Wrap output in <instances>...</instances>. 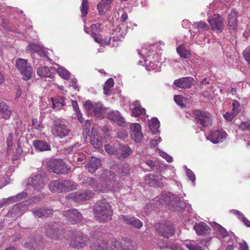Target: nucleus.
<instances>
[{"mask_svg":"<svg viewBox=\"0 0 250 250\" xmlns=\"http://www.w3.org/2000/svg\"><path fill=\"white\" fill-rule=\"evenodd\" d=\"M44 231L46 235L52 239L58 240L63 233V228L61 223L48 222L44 225Z\"/></svg>","mask_w":250,"mask_h":250,"instance_id":"423d86ee","label":"nucleus"},{"mask_svg":"<svg viewBox=\"0 0 250 250\" xmlns=\"http://www.w3.org/2000/svg\"><path fill=\"white\" fill-rule=\"evenodd\" d=\"M114 0H101L97 5L99 14L101 16L104 15L110 9V4Z\"/></svg>","mask_w":250,"mask_h":250,"instance_id":"2f4dec72","label":"nucleus"},{"mask_svg":"<svg viewBox=\"0 0 250 250\" xmlns=\"http://www.w3.org/2000/svg\"><path fill=\"white\" fill-rule=\"evenodd\" d=\"M33 145L36 150L40 151L51 150L50 145L44 141L36 140L33 141Z\"/></svg>","mask_w":250,"mask_h":250,"instance_id":"473e14b6","label":"nucleus"},{"mask_svg":"<svg viewBox=\"0 0 250 250\" xmlns=\"http://www.w3.org/2000/svg\"><path fill=\"white\" fill-rule=\"evenodd\" d=\"M5 178L2 174L0 173V188L5 186Z\"/></svg>","mask_w":250,"mask_h":250,"instance_id":"69168bd1","label":"nucleus"},{"mask_svg":"<svg viewBox=\"0 0 250 250\" xmlns=\"http://www.w3.org/2000/svg\"><path fill=\"white\" fill-rule=\"evenodd\" d=\"M131 148L127 146L118 144L117 145V152L116 158L119 160H123L128 157L131 153Z\"/></svg>","mask_w":250,"mask_h":250,"instance_id":"4be33fe9","label":"nucleus"},{"mask_svg":"<svg viewBox=\"0 0 250 250\" xmlns=\"http://www.w3.org/2000/svg\"><path fill=\"white\" fill-rule=\"evenodd\" d=\"M27 193L25 192H21L18 194L16 196L8 197L6 199H4L6 205H8L10 204L13 203L14 202L20 201L23 199H24L27 196Z\"/></svg>","mask_w":250,"mask_h":250,"instance_id":"c9c22d12","label":"nucleus"},{"mask_svg":"<svg viewBox=\"0 0 250 250\" xmlns=\"http://www.w3.org/2000/svg\"><path fill=\"white\" fill-rule=\"evenodd\" d=\"M90 144L96 149H99L102 147L103 143L101 136L99 135L97 131L92 128L90 136Z\"/></svg>","mask_w":250,"mask_h":250,"instance_id":"a878e982","label":"nucleus"},{"mask_svg":"<svg viewBox=\"0 0 250 250\" xmlns=\"http://www.w3.org/2000/svg\"><path fill=\"white\" fill-rule=\"evenodd\" d=\"M192 114L196 123L202 127L206 128L212 125L213 117L209 112L197 109L193 110Z\"/></svg>","mask_w":250,"mask_h":250,"instance_id":"39448f33","label":"nucleus"},{"mask_svg":"<svg viewBox=\"0 0 250 250\" xmlns=\"http://www.w3.org/2000/svg\"><path fill=\"white\" fill-rule=\"evenodd\" d=\"M16 64L24 80L28 81L31 78L33 73L32 67L28 63L27 60L18 58L16 60Z\"/></svg>","mask_w":250,"mask_h":250,"instance_id":"0eeeda50","label":"nucleus"},{"mask_svg":"<svg viewBox=\"0 0 250 250\" xmlns=\"http://www.w3.org/2000/svg\"><path fill=\"white\" fill-rule=\"evenodd\" d=\"M86 241V238L82 232L75 231L70 236L67 243L70 247L80 249L85 246Z\"/></svg>","mask_w":250,"mask_h":250,"instance_id":"6e6552de","label":"nucleus"},{"mask_svg":"<svg viewBox=\"0 0 250 250\" xmlns=\"http://www.w3.org/2000/svg\"><path fill=\"white\" fill-rule=\"evenodd\" d=\"M77 184L69 179H59L51 181L49 188L52 192L62 193L69 192L77 188Z\"/></svg>","mask_w":250,"mask_h":250,"instance_id":"20e7f679","label":"nucleus"},{"mask_svg":"<svg viewBox=\"0 0 250 250\" xmlns=\"http://www.w3.org/2000/svg\"><path fill=\"white\" fill-rule=\"evenodd\" d=\"M51 69L52 68L47 66L40 67L37 69V73L41 77L52 78L54 75L51 72Z\"/></svg>","mask_w":250,"mask_h":250,"instance_id":"f704fd0d","label":"nucleus"},{"mask_svg":"<svg viewBox=\"0 0 250 250\" xmlns=\"http://www.w3.org/2000/svg\"><path fill=\"white\" fill-rule=\"evenodd\" d=\"M149 128L153 134H157L159 132L160 122L157 118H153L149 124Z\"/></svg>","mask_w":250,"mask_h":250,"instance_id":"4c0bfd02","label":"nucleus"},{"mask_svg":"<svg viewBox=\"0 0 250 250\" xmlns=\"http://www.w3.org/2000/svg\"><path fill=\"white\" fill-rule=\"evenodd\" d=\"M231 212L235 215H237L238 219L240 220L242 216H244V214L241 212L240 211L236 210V209H232L231 210Z\"/></svg>","mask_w":250,"mask_h":250,"instance_id":"052dcab7","label":"nucleus"},{"mask_svg":"<svg viewBox=\"0 0 250 250\" xmlns=\"http://www.w3.org/2000/svg\"><path fill=\"white\" fill-rule=\"evenodd\" d=\"M174 101L180 106H183V97L180 95H175L174 97Z\"/></svg>","mask_w":250,"mask_h":250,"instance_id":"5fc2aeb1","label":"nucleus"},{"mask_svg":"<svg viewBox=\"0 0 250 250\" xmlns=\"http://www.w3.org/2000/svg\"><path fill=\"white\" fill-rule=\"evenodd\" d=\"M238 128L242 131H250V119L246 121H242L238 125Z\"/></svg>","mask_w":250,"mask_h":250,"instance_id":"a18cd8bd","label":"nucleus"},{"mask_svg":"<svg viewBox=\"0 0 250 250\" xmlns=\"http://www.w3.org/2000/svg\"><path fill=\"white\" fill-rule=\"evenodd\" d=\"M235 117L231 112H227L224 115V118L228 122H231Z\"/></svg>","mask_w":250,"mask_h":250,"instance_id":"4d7b16f0","label":"nucleus"},{"mask_svg":"<svg viewBox=\"0 0 250 250\" xmlns=\"http://www.w3.org/2000/svg\"><path fill=\"white\" fill-rule=\"evenodd\" d=\"M113 85L114 81L113 79L109 78L106 81L103 88L104 93L106 96H109L110 95V89L113 86Z\"/></svg>","mask_w":250,"mask_h":250,"instance_id":"79ce46f5","label":"nucleus"},{"mask_svg":"<svg viewBox=\"0 0 250 250\" xmlns=\"http://www.w3.org/2000/svg\"><path fill=\"white\" fill-rule=\"evenodd\" d=\"M32 211L34 216L38 218H47L52 215L54 213L53 210L46 208L32 210Z\"/></svg>","mask_w":250,"mask_h":250,"instance_id":"c756f323","label":"nucleus"},{"mask_svg":"<svg viewBox=\"0 0 250 250\" xmlns=\"http://www.w3.org/2000/svg\"><path fill=\"white\" fill-rule=\"evenodd\" d=\"M224 21V18L218 14H215L208 20L211 29L219 33L222 32L225 27Z\"/></svg>","mask_w":250,"mask_h":250,"instance_id":"f3484780","label":"nucleus"},{"mask_svg":"<svg viewBox=\"0 0 250 250\" xmlns=\"http://www.w3.org/2000/svg\"><path fill=\"white\" fill-rule=\"evenodd\" d=\"M101 160L98 158L92 157L85 166L86 169L91 173H94L102 165Z\"/></svg>","mask_w":250,"mask_h":250,"instance_id":"393cba45","label":"nucleus"},{"mask_svg":"<svg viewBox=\"0 0 250 250\" xmlns=\"http://www.w3.org/2000/svg\"><path fill=\"white\" fill-rule=\"evenodd\" d=\"M89 11V4L88 0H83L81 6V11L83 18L85 17Z\"/></svg>","mask_w":250,"mask_h":250,"instance_id":"37998d69","label":"nucleus"},{"mask_svg":"<svg viewBox=\"0 0 250 250\" xmlns=\"http://www.w3.org/2000/svg\"><path fill=\"white\" fill-rule=\"evenodd\" d=\"M212 227L214 229L218 231V235L220 236V238L222 239V241L229 242L230 240V238L229 235L228 231L216 222H213Z\"/></svg>","mask_w":250,"mask_h":250,"instance_id":"bb28decb","label":"nucleus"},{"mask_svg":"<svg viewBox=\"0 0 250 250\" xmlns=\"http://www.w3.org/2000/svg\"><path fill=\"white\" fill-rule=\"evenodd\" d=\"M27 207L25 204L21 203L14 205L9 210L8 214L14 217L16 216H20L27 209Z\"/></svg>","mask_w":250,"mask_h":250,"instance_id":"b1692460","label":"nucleus"},{"mask_svg":"<svg viewBox=\"0 0 250 250\" xmlns=\"http://www.w3.org/2000/svg\"><path fill=\"white\" fill-rule=\"evenodd\" d=\"M57 73L62 78L64 79H69L70 77V73L66 69L62 67L58 68L57 70Z\"/></svg>","mask_w":250,"mask_h":250,"instance_id":"c03bdc74","label":"nucleus"},{"mask_svg":"<svg viewBox=\"0 0 250 250\" xmlns=\"http://www.w3.org/2000/svg\"><path fill=\"white\" fill-rule=\"evenodd\" d=\"M77 80L75 78H74V79H72L71 80V82H70V83L69 84V86H71L74 89H75V90H77L78 91H79V86L77 85Z\"/></svg>","mask_w":250,"mask_h":250,"instance_id":"13d9d810","label":"nucleus"},{"mask_svg":"<svg viewBox=\"0 0 250 250\" xmlns=\"http://www.w3.org/2000/svg\"><path fill=\"white\" fill-rule=\"evenodd\" d=\"M32 244L31 248H38V249H41L42 248V246L39 245V243H37V242L35 241L34 240L33 242H29Z\"/></svg>","mask_w":250,"mask_h":250,"instance_id":"338daca9","label":"nucleus"},{"mask_svg":"<svg viewBox=\"0 0 250 250\" xmlns=\"http://www.w3.org/2000/svg\"><path fill=\"white\" fill-rule=\"evenodd\" d=\"M243 55L248 64L250 66V46H248L243 51Z\"/></svg>","mask_w":250,"mask_h":250,"instance_id":"8fccbe9b","label":"nucleus"},{"mask_svg":"<svg viewBox=\"0 0 250 250\" xmlns=\"http://www.w3.org/2000/svg\"><path fill=\"white\" fill-rule=\"evenodd\" d=\"M93 195L92 191L87 190L82 192H72L67 195L66 198L76 202H80L89 199Z\"/></svg>","mask_w":250,"mask_h":250,"instance_id":"dca6fc26","label":"nucleus"},{"mask_svg":"<svg viewBox=\"0 0 250 250\" xmlns=\"http://www.w3.org/2000/svg\"><path fill=\"white\" fill-rule=\"evenodd\" d=\"M114 178V173L106 169L101 174L98 182L93 178L88 177L83 179V183L91 186L95 190L108 192L113 188Z\"/></svg>","mask_w":250,"mask_h":250,"instance_id":"f257e3e1","label":"nucleus"},{"mask_svg":"<svg viewBox=\"0 0 250 250\" xmlns=\"http://www.w3.org/2000/svg\"><path fill=\"white\" fill-rule=\"evenodd\" d=\"M41 50L40 46L36 44H29L26 47V50L31 52L39 53Z\"/></svg>","mask_w":250,"mask_h":250,"instance_id":"de8ad7c7","label":"nucleus"},{"mask_svg":"<svg viewBox=\"0 0 250 250\" xmlns=\"http://www.w3.org/2000/svg\"><path fill=\"white\" fill-rule=\"evenodd\" d=\"M145 163L148 166L150 167V168H152V169H154V168H155L156 167V165L154 161H152L151 160H147V161H146Z\"/></svg>","mask_w":250,"mask_h":250,"instance_id":"bf43d9fd","label":"nucleus"},{"mask_svg":"<svg viewBox=\"0 0 250 250\" xmlns=\"http://www.w3.org/2000/svg\"><path fill=\"white\" fill-rule=\"evenodd\" d=\"M177 52L180 56L184 59L189 58L191 54L189 51L187 50L185 45H180L177 48Z\"/></svg>","mask_w":250,"mask_h":250,"instance_id":"58836bf2","label":"nucleus"},{"mask_svg":"<svg viewBox=\"0 0 250 250\" xmlns=\"http://www.w3.org/2000/svg\"><path fill=\"white\" fill-rule=\"evenodd\" d=\"M237 12L232 10L228 16V27L230 34H235L237 28Z\"/></svg>","mask_w":250,"mask_h":250,"instance_id":"5701e85b","label":"nucleus"},{"mask_svg":"<svg viewBox=\"0 0 250 250\" xmlns=\"http://www.w3.org/2000/svg\"><path fill=\"white\" fill-rule=\"evenodd\" d=\"M107 118L120 126H123L125 124V119L117 110L109 112L107 114Z\"/></svg>","mask_w":250,"mask_h":250,"instance_id":"cd10ccee","label":"nucleus"},{"mask_svg":"<svg viewBox=\"0 0 250 250\" xmlns=\"http://www.w3.org/2000/svg\"><path fill=\"white\" fill-rule=\"evenodd\" d=\"M245 226L247 227H250V221H249L246 217L244 215L242 216V218L240 219Z\"/></svg>","mask_w":250,"mask_h":250,"instance_id":"680f3d73","label":"nucleus"},{"mask_svg":"<svg viewBox=\"0 0 250 250\" xmlns=\"http://www.w3.org/2000/svg\"><path fill=\"white\" fill-rule=\"evenodd\" d=\"M12 113V111L9 109L8 106L3 101H0V114L5 120L10 118Z\"/></svg>","mask_w":250,"mask_h":250,"instance_id":"72a5a7b5","label":"nucleus"},{"mask_svg":"<svg viewBox=\"0 0 250 250\" xmlns=\"http://www.w3.org/2000/svg\"><path fill=\"white\" fill-rule=\"evenodd\" d=\"M49 170L57 174H66L70 172L71 167L62 161L54 160L49 162Z\"/></svg>","mask_w":250,"mask_h":250,"instance_id":"ddd939ff","label":"nucleus"},{"mask_svg":"<svg viewBox=\"0 0 250 250\" xmlns=\"http://www.w3.org/2000/svg\"><path fill=\"white\" fill-rule=\"evenodd\" d=\"M146 110L145 108L141 107H134L132 111V113L135 116H139L145 114Z\"/></svg>","mask_w":250,"mask_h":250,"instance_id":"09e8293b","label":"nucleus"},{"mask_svg":"<svg viewBox=\"0 0 250 250\" xmlns=\"http://www.w3.org/2000/svg\"><path fill=\"white\" fill-rule=\"evenodd\" d=\"M70 131L69 127L62 122L55 121L51 126L52 134L61 139L68 136Z\"/></svg>","mask_w":250,"mask_h":250,"instance_id":"9b49d317","label":"nucleus"},{"mask_svg":"<svg viewBox=\"0 0 250 250\" xmlns=\"http://www.w3.org/2000/svg\"><path fill=\"white\" fill-rule=\"evenodd\" d=\"M72 105L76 112H78V111H80L78 103L76 101H72Z\"/></svg>","mask_w":250,"mask_h":250,"instance_id":"0e129e2a","label":"nucleus"},{"mask_svg":"<svg viewBox=\"0 0 250 250\" xmlns=\"http://www.w3.org/2000/svg\"><path fill=\"white\" fill-rule=\"evenodd\" d=\"M113 212L111 206L104 199L99 201L94 206V218L100 223H105L110 221Z\"/></svg>","mask_w":250,"mask_h":250,"instance_id":"7ed1b4c3","label":"nucleus"},{"mask_svg":"<svg viewBox=\"0 0 250 250\" xmlns=\"http://www.w3.org/2000/svg\"><path fill=\"white\" fill-rule=\"evenodd\" d=\"M104 147L106 153L111 155H115L116 156L117 152V146H111L109 144H107L105 145Z\"/></svg>","mask_w":250,"mask_h":250,"instance_id":"49530a36","label":"nucleus"},{"mask_svg":"<svg viewBox=\"0 0 250 250\" xmlns=\"http://www.w3.org/2000/svg\"><path fill=\"white\" fill-rule=\"evenodd\" d=\"M84 106L89 113L98 118L103 117V114L105 112V108L100 102L93 103L87 100L85 102Z\"/></svg>","mask_w":250,"mask_h":250,"instance_id":"f8f14e48","label":"nucleus"},{"mask_svg":"<svg viewBox=\"0 0 250 250\" xmlns=\"http://www.w3.org/2000/svg\"><path fill=\"white\" fill-rule=\"evenodd\" d=\"M92 30L91 36L94 39L95 41L98 43H101L102 39L100 32L101 31V24L96 23L91 26Z\"/></svg>","mask_w":250,"mask_h":250,"instance_id":"7c9ffc66","label":"nucleus"},{"mask_svg":"<svg viewBox=\"0 0 250 250\" xmlns=\"http://www.w3.org/2000/svg\"><path fill=\"white\" fill-rule=\"evenodd\" d=\"M64 97L52 98L51 101L53 107L56 110L60 109L62 106L65 105Z\"/></svg>","mask_w":250,"mask_h":250,"instance_id":"e433bc0d","label":"nucleus"},{"mask_svg":"<svg viewBox=\"0 0 250 250\" xmlns=\"http://www.w3.org/2000/svg\"><path fill=\"white\" fill-rule=\"evenodd\" d=\"M77 118L78 120L81 123H83L84 119L82 117V114L80 112V111H78V112H76Z\"/></svg>","mask_w":250,"mask_h":250,"instance_id":"774afa93","label":"nucleus"},{"mask_svg":"<svg viewBox=\"0 0 250 250\" xmlns=\"http://www.w3.org/2000/svg\"><path fill=\"white\" fill-rule=\"evenodd\" d=\"M32 125L37 130H41L42 127L41 122L37 118H34L32 120Z\"/></svg>","mask_w":250,"mask_h":250,"instance_id":"603ef678","label":"nucleus"},{"mask_svg":"<svg viewBox=\"0 0 250 250\" xmlns=\"http://www.w3.org/2000/svg\"><path fill=\"white\" fill-rule=\"evenodd\" d=\"M62 214L63 216L72 224L79 223L82 221L83 218L82 214L75 208L63 211Z\"/></svg>","mask_w":250,"mask_h":250,"instance_id":"a211bd4d","label":"nucleus"},{"mask_svg":"<svg viewBox=\"0 0 250 250\" xmlns=\"http://www.w3.org/2000/svg\"><path fill=\"white\" fill-rule=\"evenodd\" d=\"M46 177L45 174L41 172L32 173L28 180V183L35 190L42 189L45 184Z\"/></svg>","mask_w":250,"mask_h":250,"instance_id":"1a4fd4ad","label":"nucleus"},{"mask_svg":"<svg viewBox=\"0 0 250 250\" xmlns=\"http://www.w3.org/2000/svg\"><path fill=\"white\" fill-rule=\"evenodd\" d=\"M194 82V79L191 77H183L175 80L173 84L177 87L187 89L191 87Z\"/></svg>","mask_w":250,"mask_h":250,"instance_id":"aec40b11","label":"nucleus"},{"mask_svg":"<svg viewBox=\"0 0 250 250\" xmlns=\"http://www.w3.org/2000/svg\"><path fill=\"white\" fill-rule=\"evenodd\" d=\"M183 245L189 250H205L201 246L193 241H186Z\"/></svg>","mask_w":250,"mask_h":250,"instance_id":"ea45409f","label":"nucleus"},{"mask_svg":"<svg viewBox=\"0 0 250 250\" xmlns=\"http://www.w3.org/2000/svg\"><path fill=\"white\" fill-rule=\"evenodd\" d=\"M130 137L136 143L140 142L143 135L141 125L138 123L132 124L130 126Z\"/></svg>","mask_w":250,"mask_h":250,"instance_id":"6ab92c4d","label":"nucleus"},{"mask_svg":"<svg viewBox=\"0 0 250 250\" xmlns=\"http://www.w3.org/2000/svg\"><path fill=\"white\" fill-rule=\"evenodd\" d=\"M118 219L123 223L138 229H140L143 226V222L134 216L120 215Z\"/></svg>","mask_w":250,"mask_h":250,"instance_id":"4468645a","label":"nucleus"},{"mask_svg":"<svg viewBox=\"0 0 250 250\" xmlns=\"http://www.w3.org/2000/svg\"><path fill=\"white\" fill-rule=\"evenodd\" d=\"M192 26L194 29H196L198 31H205L208 28V25L203 21L195 22L193 23Z\"/></svg>","mask_w":250,"mask_h":250,"instance_id":"a19ab883","label":"nucleus"},{"mask_svg":"<svg viewBox=\"0 0 250 250\" xmlns=\"http://www.w3.org/2000/svg\"><path fill=\"white\" fill-rule=\"evenodd\" d=\"M157 232L163 237L169 238L175 233V229L173 225L170 222L164 224H160L157 227Z\"/></svg>","mask_w":250,"mask_h":250,"instance_id":"2eb2a0df","label":"nucleus"},{"mask_svg":"<svg viewBox=\"0 0 250 250\" xmlns=\"http://www.w3.org/2000/svg\"><path fill=\"white\" fill-rule=\"evenodd\" d=\"M161 200H164L166 204L171 205L176 210H182L186 207V204L183 201L179 200L178 196L170 194L163 195L161 196Z\"/></svg>","mask_w":250,"mask_h":250,"instance_id":"9d476101","label":"nucleus"},{"mask_svg":"<svg viewBox=\"0 0 250 250\" xmlns=\"http://www.w3.org/2000/svg\"><path fill=\"white\" fill-rule=\"evenodd\" d=\"M193 228L198 235L208 234L210 233L211 230L209 227L203 222L195 223Z\"/></svg>","mask_w":250,"mask_h":250,"instance_id":"c85d7f7f","label":"nucleus"},{"mask_svg":"<svg viewBox=\"0 0 250 250\" xmlns=\"http://www.w3.org/2000/svg\"><path fill=\"white\" fill-rule=\"evenodd\" d=\"M187 175L190 180L194 182L195 181V175L193 172L189 169L187 170Z\"/></svg>","mask_w":250,"mask_h":250,"instance_id":"6e6d98bb","label":"nucleus"},{"mask_svg":"<svg viewBox=\"0 0 250 250\" xmlns=\"http://www.w3.org/2000/svg\"><path fill=\"white\" fill-rule=\"evenodd\" d=\"M130 174V168L129 166L127 164L124 165L122 168L121 171L120 172L121 176H126Z\"/></svg>","mask_w":250,"mask_h":250,"instance_id":"3c124183","label":"nucleus"},{"mask_svg":"<svg viewBox=\"0 0 250 250\" xmlns=\"http://www.w3.org/2000/svg\"><path fill=\"white\" fill-rule=\"evenodd\" d=\"M227 134L223 129L216 130L211 132L208 139L214 144L221 143L225 140Z\"/></svg>","mask_w":250,"mask_h":250,"instance_id":"412c9836","label":"nucleus"},{"mask_svg":"<svg viewBox=\"0 0 250 250\" xmlns=\"http://www.w3.org/2000/svg\"><path fill=\"white\" fill-rule=\"evenodd\" d=\"M240 249L241 250H249L248 245L245 241H244L242 243L240 244Z\"/></svg>","mask_w":250,"mask_h":250,"instance_id":"e2e57ef3","label":"nucleus"},{"mask_svg":"<svg viewBox=\"0 0 250 250\" xmlns=\"http://www.w3.org/2000/svg\"><path fill=\"white\" fill-rule=\"evenodd\" d=\"M160 155L168 163H171L173 161V158L164 151H160Z\"/></svg>","mask_w":250,"mask_h":250,"instance_id":"864d4df0","label":"nucleus"},{"mask_svg":"<svg viewBox=\"0 0 250 250\" xmlns=\"http://www.w3.org/2000/svg\"><path fill=\"white\" fill-rule=\"evenodd\" d=\"M90 247L91 250H134L131 241L127 238L119 241L114 240L93 242L90 244Z\"/></svg>","mask_w":250,"mask_h":250,"instance_id":"f03ea898","label":"nucleus"}]
</instances>
